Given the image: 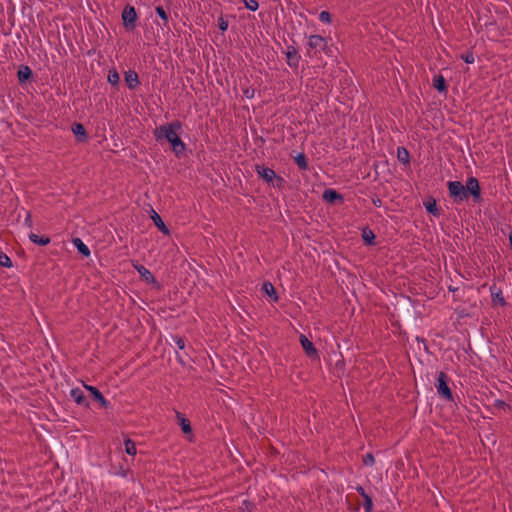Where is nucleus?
Instances as JSON below:
<instances>
[{
  "mask_svg": "<svg viewBox=\"0 0 512 512\" xmlns=\"http://www.w3.org/2000/svg\"><path fill=\"white\" fill-rule=\"evenodd\" d=\"M125 81L129 88H135L139 83L137 73L134 71H128L125 74Z\"/></svg>",
  "mask_w": 512,
  "mask_h": 512,
  "instance_id": "16",
  "label": "nucleus"
},
{
  "mask_svg": "<svg viewBox=\"0 0 512 512\" xmlns=\"http://www.w3.org/2000/svg\"><path fill=\"white\" fill-rule=\"evenodd\" d=\"M319 20L323 23L329 24L331 22V15L328 11H321L319 14Z\"/></svg>",
  "mask_w": 512,
  "mask_h": 512,
  "instance_id": "32",
  "label": "nucleus"
},
{
  "mask_svg": "<svg viewBox=\"0 0 512 512\" xmlns=\"http://www.w3.org/2000/svg\"><path fill=\"white\" fill-rule=\"evenodd\" d=\"M300 343H301L303 349L305 350V352L309 356L316 354V349L314 348L312 342L309 341L306 336H304V335L300 336Z\"/></svg>",
  "mask_w": 512,
  "mask_h": 512,
  "instance_id": "15",
  "label": "nucleus"
},
{
  "mask_svg": "<svg viewBox=\"0 0 512 512\" xmlns=\"http://www.w3.org/2000/svg\"><path fill=\"white\" fill-rule=\"evenodd\" d=\"M182 124L179 121L161 125L155 128L154 137L158 142L167 141L173 152L179 156L184 153L186 146L180 138Z\"/></svg>",
  "mask_w": 512,
  "mask_h": 512,
  "instance_id": "1",
  "label": "nucleus"
},
{
  "mask_svg": "<svg viewBox=\"0 0 512 512\" xmlns=\"http://www.w3.org/2000/svg\"><path fill=\"white\" fill-rule=\"evenodd\" d=\"M397 159L399 162H401L403 164L409 163L410 156H409V152L407 151L406 148H404V147L397 148Z\"/></svg>",
  "mask_w": 512,
  "mask_h": 512,
  "instance_id": "18",
  "label": "nucleus"
},
{
  "mask_svg": "<svg viewBox=\"0 0 512 512\" xmlns=\"http://www.w3.org/2000/svg\"><path fill=\"white\" fill-rule=\"evenodd\" d=\"M73 243L82 255H84V256L90 255V249L88 248V246L86 244L83 243V241L81 239L77 238L73 241Z\"/></svg>",
  "mask_w": 512,
  "mask_h": 512,
  "instance_id": "20",
  "label": "nucleus"
},
{
  "mask_svg": "<svg viewBox=\"0 0 512 512\" xmlns=\"http://www.w3.org/2000/svg\"><path fill=\"white\" fill-rule=\"evenodd\" d=\"M133 267L135 270H137V272L139 273V275L141 276V278L146 282V283H149V284H157L153 274L146 268L144 267L143 265L139 264V263H134L133 264Z\"/></svg>",
  "mask_w": 512,
  "mask_h": 512,
  "instance_id": "8",
  "label": "nucleus"
},
{
  "mask_svg": "<svg viewBox=\"0 0 512 512\" xmlns=\"http://www.w3.org/2000/svg\"><path fill=\"white\" fill-rule=\"evenodd\" d=\"M490 293H491L492 302L494 304H498L500 306L506 305V300L503 296L501 289H499L495 285H493L490 287Z\"/></svg>",
  "mask_w": 512,
  "mask_h": 512,
  "instance_id": "10",
  "label": "nucleus"
},
{
  "mask_svg": "<svg viewBox=\"0 0 512 512\" xmlns=\"http://www.w3.org/2000/svg\"><path fill=\"white\" fill-rule=\"evenodd\" d=\"M29 239L35 243V244H38V245H42V246H45L47 244L50 243V239L48 237H40L34 233H31L29 235Z\"/></svg>",
  "mask_w": 512,
  "mask_h": 512,
  "instance_id": "24",
  "label": "nucleus"
},
{
  "mask_svg": "<svg viewBox=\"0 0 512 512\" xmlns=\"http://www.w3.org/2000/svg\"><path fill=\"white\" fill-rule=\"evenodd\" d=\"M155 10L158 16L163 20L164 25H166L168 23V15L166 11L161 6H157Z\"/></svg>",
  "mask_w": 512,
  "mask_h": 512,
  "instance_id": "31",
  "label": "nucleus"
},
{
  "mask_svg": "<svg viewBox=\"0 0 512 512\" xmlns=\"http://www.w3.org/2000/svg\"><path fill=\"white\" fill-rule=\"evenodd\" d=\"M0 265L9 268L12 266V261L6 254L0 253Z\"/></svg>",
  "mask_w": 512,
  "mask_h": 512,
  "instance_id": "28",
  "label": "nucleus"
},
{
  "mask_svg": "<svg viewBox=\"0 0 512 512\" xmlns=\"http://www.w3.org/2000/svg\"><path fill=\"white\" fill-rule=\"evenodd\" d=\"M434 87L439 92H445L446 91V83L445 79L442 75H437L433 80Z\"/></svg>",
  "mask_w": 512,
  "mask_h": 512,
  "instance_id": "22",
  "label": "nucleus"
},
{
  "mask_svg": "<svg viewBox=\"0 0 512 512\" xmlns=\"http://www.w3.org/2000/svg\"><path fill=\"white\" fill-rule=\"evenodd\" d=\"M175 343H176V345H177V347H178L179 349H184L185 344H184V341H183L181 338H177V339L175 340Z\"/></svg>",
  "mask_w": 512,
  "mask_h": 512,
  "instance_id": "38",
  "label": "nucleus"
},
{
  "mask_svg": "<svg viewBox=\"0 0 512 512\" xmlns=\"http://www.w3.org/2000/svg\"><path fill=\"white\" fill-rule=\"evenodd\" d=\"M262 292L268 296L270 302H277L278 295L274 286L270 282H264L262 285Z\"/></svg>",
  "mask_w": 512,
  "mask_h": 512,
  "instance_id": "12",
  "label": "nucleus"
},
{
  "mask_svg": "<svg viewBox=\"0 0 512 512\" xmlns=\"http://www.w3.org/2000/svg\"><path fill=\"white\" fill-rule=\"evenodd\" d=\"M509 240H510V244H511V247H512V233L509 235Z\"/></svg>",
  "mask_w": 512,
  "mask_h": 512,
  "instance_id": "41",
  "label": "nucleus"
},
{
  "mask_svg": "<svg viewBox=\"0 0 512 512\" xmlns=\"http://www.w3.org/2000/svg\"><path fill=\"white\" fill-rule=\"evenodd\" d=\"M425 208L429 213H431L433 215H436L438 213V209H437L435 200L425 203Z\"/></svg>",
  "mask_w": 512,
  "mask_h": 512,
  "instance_id": "30",
  "label": "nucleus"
},
{
  "mask_svg": "<svg viewBox=\"0 0 512 512\" xmlns=\"http://www.w3.org/2000/svg\"><path fill=\"white\" fill-rule=\"evenodd\" d=\"M124 446H125V452L128 455H132L133 456V455H135L137 453L135 443L132 440L126 439L124 441Z\"/></svg>",
  "mask_w": 512,
  "mask_h": 512,
  "instance_id": "25",
  "label": "nucleus"
},
{
  "mask_svg": "<svg viewBox=\"0 0 512 512\" xmlns=\"http://www.w3.org/2000/svg\"><path fill=\"white\" fill-rule=\"evenodd\" d=\"M362 238L367 245L374 244L375 234L372 230L365 228L362 230Z\"/></svg>",
  "mask_w": 512,
  "mask_h": 512,
  "instance_id": "21",
  "label": "nucleus"
},
{
  "mask_svg": "<svg viewBox=\"0 0 512 512\" xmlns=\"http://www.w3.org/2000/svg\"><path fill=\"white\" fill-rule=\"evenodd\" d=\"M436 389L438 394L446 400H452V392L447 383V375L444 372H440L437 377Z\"/></svg>",
  "mask_w": 512,
  "mask_h": 512,
  "instance_id": "5",
  "label": "nucleus"
},
{
  "mask_svg": "<svg viewBox=\"0 0 512 512\" xmlns=\"http://www.w3.org/2000/svg\"><path fill=\"white\" fill-rule=\"evenodd\" d=\"M25 224H26L27 226H29V227H31V226H32L31 216H30V214H29V213H27V215H26V218H25Z\"/></svg>",
  "mask_w": 512,
  "mask_h": 512,
  "instance_id": "39",
  "label": "nucleus"
},
{
  "mask_svg": "<svg viewBox=\"0 0 512 512\" xmlns=\"http://www.w3.org/2000/svg\"><path fill=\"white\" fill-rule=\"evenodd\" d=\"M283 53L286 57L287 65L291 69L297 70L301 59V55L299 54L298 50L293 45H287Z\"/></svg>",
  "mask_w": 512,
  "mask_h": 512,
  "instance_id": "6",
  "label": "nucleus"
},
{
  "mask_svg": "<svg viewBox=\"0 0 512 512\" xmlns=\"http://www.w3.org/2000/svg\"><path fill=\"white\" fill-rule=\"evenodd\" d=\"M85 389L91 393V395L97 400L101 406L107 408L109 406V402L103 397L101 392L95 388L94 386L84 385Z\"/></svg>",
  "mask_w": 512,
  "mask_h": 512,
  "instance_id": "11",
  "label": "nucleus"
},
{
  "mask_svg": "<svg viewBox=\"0 0 512 512\" xmlns=\"http://www.w3.org/2000/svg\"><path fill=\"white\" fill-rule=\"evenodd\" d=\"M151 219L154 222L155 226L164 234H169V229L166 227L162 218L157 214L153 209L151 210Z\"/></svg>",
  "mask_w": 512,
  "mask_h": 512,
  "instance_id": "13",
  "label": "nucleus"
},
{
  "mask_svg": "<svg viewBox=\"0 0 512 512\" xmlns=\"http://www.w3.org/2000/svg\"><path fill=\"white\" fill-rule=\"evenodd\" d=\"M461 58L467 64H472L474 62V56L472 53L462 55Z\"/></svg>",
  "mask_w": 512,
  "mask_h": 512,
  "instance_id": "36",
  "label": "nucleus"
},
{
  "mask_svg": "<svg viewBox=\"0 0 512 512\" xmlns=\"http://www.w3.org/2000/svg\"><path fill=\"white\" fill-rule=\"evenodd\" d=\"M307 45L311 51H308L310 57L317 56L321 52H326L327 40L320 35H311L308 38Z\"/></svg>",
  "mask_w": 512,
  "mask_h": 512,
  "instance_id": "2",
  "label": "nucleus"
},
{
  "mask_svg": "<svg viewBox=\"0 0 512 512\" xmlns=\"http://www.w3.org/2000/svg\"><path fill=\"white\" fill-rule=\"evenodd\" d=\"M70 395L77 404H82L85 400L84 394L79 388H73L70 392Z\"/></svg>",
  "mask_w": 512,
  "mask_h": 512,
  "instance_id": "23",
  "label": "nucleus"
},
{
  "mask_svg": "<svg viewBox=\"0 0 512 512\" xmlns=\"http://www.w3.org/2000/svg\"><path fill=\"white\" fill-rule=\"evenodd\" d=\"M245 7L251 11H256V0H244Z\"/></svg>",
  "mask_w": 512,
  "mask_h": 512,
  "instance_id": "34",
  "label": "nucleus"
},
{
  "mask_svg": "<svg viewBox=\"0 0 512 512\" xmlns=\"http://www.w3.org/2000/svg\"><path fill=\"white\" fill-rule=\"evenodd\" d=\"M363 462L365 465L372 466L374 464V457L371 453H368L364 456Z\"/></svg>",
  "mask_w": 512,
  "mask_h": 512,
  "instance_id": "35",
  "label": "nucleus"
},
{
  "mask_svg": "<svg viewBox=\"0 0 512 512\" xmlns=\"http://www.w3.org/2000/svg\"><path fill=\"white\" fill-rule=\"evenodd\" d=\"M467 194L470 193L474 196V198L479 199L480 198V186L479 182L476 178L470 177L467 180V184L465 187Z\"/></svg>",
  "mask_w": 512,
  "mask_h": 512,
  "instance_id": "9",
  "label": "nucleus"
},
{
  "mask_svg": "<svg viewBox=\"0 0 512 512\" xmlns=\"http://www.w3.org/2000/svg\"><path fill=\"white\" fill-rule=\"evenodd\" d=\"M295 162L298 165V167L302 170H306L308 168V163H307L306 157L303 153H299L295 157Z\"/></svg>",
  "mask_w": 512,
  "mask_h": 512,
  "instance_id": "26",
  "label": "nucleus"
},
{
  "mask_svg": "<svg viewBox=\"0 0 512 512\" xmlns=\"http://www.w3.org/2000/svg\"><path fill=\"white\" fill-rule=\"evenodd\" d=\"M323 199L328 203H334L337 200L342 201L343 197L334 189H326L323 192Z\"/></svg>",
  "mask_w": 512,
  "mask_h": 512,
  "instance_id": "14",
  "label": "nucleus"
},
{
  "mask_svg": "<svg viewBox=\"0 0 512 512\" xmlns=\"http://www.w3.org/2000/svg\"><path fill=\"white\" fill-rule=\"evenodd\" d=\"M219 28L221 31H226L228 29V22L223 18L219 19Z\"/></svg>",
  "mask_w": 512,
  "mask_h": 512,
  "instance_id": "37",
  "label": "nucleus"
},
{
  "mask_svg": "<svg viewBox=\"0 0 512 512\" xmlns=\"http://www.w3.org/2000/svg\"><path fill=\"white\" fill-rule=\"evenodd\" d=\"M258 175L273 188L281 189L284 185V179L270 168L258 169Z\"/></svg>",
  "mask_w": 512,
  "mask_h": 512,
  "instance_id": "3",
  "label": "nucleus"
},
{
  "mask_svg": "<svg viewBox=\"0 0 512 512\" xmlns=\"http://www.w3.org/2000/svg\"><path fill=\"white\" fill-rule=\"evenodd\" d=\"M363 499H364L365 512H372V508H373L372 498L367 494V495H364Z\"/></svg>",
  "mask_w": 512,
  "mask_h": 512,
  "instance_id": "29",
  "label": "nucleus"
},
{
  "mask_svg": "<svg viewBox=\"0 0 512 512\" xmlns=\"http://www.w3.org/2000/svg\"><path fill=\"white\" fill-rule=\"evenodd\" d=\"M108 81L111 84H117L119 82V75L116 71L110 72L108 75Z\"/></svg>",
  "mask_w": 512,
  "mask_h": 512,
  "instance_id": "33",
  "label": "nucleus"
},
{
  "mask_svg": "<svg viewBox=\"0 0 512 512\" xmlns=\"http://www.w3.org/2000/svg\"><path fill=\"white\" fill-rule=\"evenodd\" d=\"M72 132L79 140H85L86 139V131L82 124H75L72 127Z\"/></svg>",
  "mask_w": 512,
  "mask_h": 512,
  "instance_id": "19",
  "label": "nucleus"
},
{
  "mask_svg": "<svg viewBox=\"0 0 512 512\" xmlns=\"http://www.w3.org/2000/svg\"><path fill=\"white\" fill-rule=\"evenodd\" d=\"M32 75V71L28 66H21L18 70L17 76L21 83L28 80Z\"/></svg>",
  "mask_w": 512,
  "mask_h": 512,
  "instance_id": "17",
  "label": "nucleus"
},
{
  "mask_svg": "<svg viewBox=\"0 0 512 512\" xmlns=\"http://www.w3.org/2000/svg\"><path fill=\"white\" fill-rule=\"evenodd\" d=\"M447 187L450 197L455 202H461L467 198L465 186L460 181H449Z\"/></svg>",
  "mask_w": 512,
  "mask_h": 512,
  "instance_id": "4",
  "label": "nucleus"
},
{
  "mask_svg": "<svg viewBox=\"0 0 512 512\" xmlns=\"http://www.w3.org/2000/svg\"><path fill=\"white\" fill-rule=\"evenodd\" d=\"M178 418H179V422H180L182 431L186 434L190 433L191 432L190 422L187 419H185L184 417H182L179 413H178Z\"/></svg>",
  "mask_w": 512,
  "mask_h": 512,
  "instance_id": "27",
  "label": "nucleus"
},
{
  "mask_svg": "<svg viewBox=\"0 0 512 512\" xmlns=\"http://www.w3.org/2000/svg\"><path fill=\"white\" fill-rule=\"evenodd\" d=\"M137 19V13L133 6H126L122 12V20L127 28H133Z\"/></svg>",
  "mask_w": 512,
  "mask_h": 512,
  "instance_id": "7",
  "label": "nucleus"
},
{
  "mask_svg": "<svg viewBox=\"0 0 512 512\" xmlns=\"http://www.w3.org/2000/svg\"><path fill=\"white\" fill-rule=\"evenodd\" d=\"M356 490H357V492H358L362 497H364V495H367V493L365 492L364 488H363V487H361V486L357 487V489H356Z\"/></svg>",
  "mask_w": 512,
  "mask_h": 512,
  "instance_id": "40",
  "label": "nucleus"
}]
</instances>
